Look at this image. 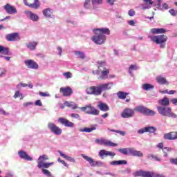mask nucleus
Wrapping results in <instances>:
<instances>
[{
	"label": "nucleus",
	"instance_id": "obj_1",
	"mask_svg": "<svg viewBox=\"0 0 177 177\" xmlns=\"http://www.w3.org/2000/svg\"><path fill=\"white\" fill-rule=\"evenodd\" d=\"M97 70L96 74L100 75L98 80H107L109 74H110V69L106 68V62L104 61H98Z\"/></svg>",
	"mask_w": 177,
	"mask_h": 177
},
{
	"label": "nucleus",
	"instance_id": "obj_2",
	"mask_svg": "<svg viewBox=\"0 0 177 177\" xmlns=\"http://www.w3.org/2000/svg\"><path fill=\"white\" fill-rule=\"evenodd\" d=\"M149 38L151 39V41L152 42H154V44H157V45H160V48H165V41L168 40V37L164 35H149L148 36Z\"/></svg>",
	"mask_w": 177,
	"mask_h": 177
},
{
	"label": "nucleus",
	"instance_id": "obj_3",
	"mask_svg": "<svg viewBox=\"0 0 177 177\" xmlns=\"http://www.w3.org/2000/svg\"><path fill=\"white\" fill-rule=\"evenodd\" d=\"M157 110L159 114L163 117H171V118H176V114L172 112L171 107L159 106L157 107Z\"/></svg>",
	"mask_w": 177,
	"mask_h": 177
},
{
	"label": "nucleus",
	"instance_id": "obj_4",
	"mask_svg": "<svg viewBox=\"0 0 177 177\" xmlns=\"http://www.w3.org/2000/svg\"><path fill=\"white\" fill-rule=\"evenodd\" d=\"M80 109L82 111H85L86 114H90L91 115H99V114H100V111L92 106L91 104L80 107Z\"/></svg>",
	"mask_w": 177,
	"mask_h": 177
},
{
	"label": "nucleus",
	"instance_id": "obj_5",
	"mask_svg": "<svg viewBox=\"0 0 177 177\" xmlns=\"http://www.w3.org/2000/svg\"><path fill=\"white\" fill-rule=\"evenodd\" d=\"M134 111L138 113H141L145 115H156V111L150 110L143 106H138L134 108Z\"/></svg>",
	"mask_w": 177,
	"mask_h": 177
},
{
	"label": "nucleus",
	"instance_id": "obj_6",
	"mask_svg": "<svg viewBox=\"0 0 177 177\" xmlns=\"http://www.w3.org/2000/svg\"><path fill=\"white\" fill-rule=\"evenodd\" d=\"M106 35H99L96 34V35H94L91 37V40L94 44H96V45H103L104 42H106Z\"/></svg>",
	"mask_w": 177,
	"mask_h": 177
},
{
	"label": "nucleus",
	"instance_id": "obj_7",
	"mask_svg": "<svg viewBox=\"0 0 177 177\" xmlns=\"http://www.w3.org/2000/svg\"><path fill=\"white\" fill-rule=\"evenodd\" d=\"M88 95H95V96H99L102 95V88L100 85L99 86H93L86 89Z\"/></svg>",
	"mask_w": 177,
	"mask_h": 177
},
{
	"label": "nucleus",
	"instance_id": "obj_8",
	"mask_svg": "<svg viewBox=\"0 0 177 177\" xmlns=\"http://www.w3.org/2000/svg\"><path fill=\"white\" fill-rule=\"evenodd\" d=\"M95 143H97V145H103L104 146H109L111 147H115L116 146H118V144H115L110 140H107L105 139H96L95 140Z\"/></svg>",
	"mask_w": 177,
	"mask_h": 177
},
{
	"label": "nucleus",
	"instance_id": "obj_9",
	"mask_svg": "<svg viewBox=\"0 0 177 177\" xmlns=\"http://www.w3.org/2000/svg\"><path fill=\"white\" fill-rule=\"evenodd\" d=\"M48 128L51 131V132H53V133H55V135H62V129L54 123L49 122L48 124Z\"/></svg>",
	"mask_w": 177,
	"mask_h": 177
},
{
	"label": "nucleus",
	"instance_id": "obj_10",
	"mask_svg": "<svg viewBox=\"0 0 177 177\" xmlns=\"http://www.w3.org/2000/svg\"><path fill=\"white\" fill-rule=\"evenodd\" d=\"M24 64L28 68H32V70H38L39 67L38 64L32 59L25 60Z\"/></svg>",
	"mask_w": 177,
	"mask_h": 177
},
{
	"label": "nucleus",
	"instance_id": "obj_11",
	"mask_svg": "<svg viewBox=\"0 0 177 177\" xmlns=\"http://www.w3.org/2000/svg\"><path fill=\"white\" fill-rule=\"evenodd\" d=\"M135 115V111L133 109L126 108L121 114L122 118H131Z\"/></svg>",
	"mask_w": 177,
	"mask_h": 177
},
{
	"label": "nucleus",
	"instance_id": "obj_12",
	"mask_svg": "<svg viewBox=\"0 0 177 177\" xmlns=\"http://www.w3.org/2000/svg\"><path fill=\"white\" fill-rule=\"evenodd\" d=\"M60 93H62L63 96L68 97L73 95V89L68 86L67 87H61L59 88Z\"/></svg>",
	"mask_w": 177,
	"mask_h": 177
},
{
	"label": "nucleus",
	"instance_id": "obj_13",
	"mask_svg": "<svg viewBox=\"0 0 177 177\" xmlns=\"http://www.w3.org/2000/svg\"><path fill=\"white\" fill-rule=\"evenodd\" d=\"M6 39L9 41H15L20 40V35H19V33L15 32V33H10L6 35Z\"/></svg>",
	"mask_w": 177,
	"mask_h": 177
},
{
	"label": "nucleus",
	"instance_id": "obj_14",
	"mask_svg": "<svg viewBox=\"0 0 177 177\" xmlns=\"http://www.w3.org/2000/svg\"><path fill=\"white\" fill-rule=\"evenodd\" d=\"M58 121L60 124L64 125V127H66L67 128H74V123L64 118H59Z\"/></svg>",
	"mask_w": 177,
	"mask_h": 177
},
{
	"label": "nucleus",
	"instance_id": "obj_15",
	"mask_svg": "<svg viewBox=\"0 0 177 177\" xmlns=\"http://www.w3.org/2000/svg\"><path fill=\"white\" fill-rule=\"evenodd\" d=\"M165 140H175L177 139V131H171L163 136Z\"/></svg>",
	"mask_w": 177,
	"mask_h": 177
},
{
	"label": "nucleus",
	"instance_id": "obj_16",
	"mask_svg": "<svg viewBox=\"0 0 177 177\" xmlns=\"http://www.w3.org/2000/svg\"><path fill=\"white\" fill-rule=\"evenodd\" d=\"M135 177H151V174H150V171H145L143 170H139L135 171L133 174Z\"/></svg>",
	"mask_w": 177,
	"mask_h": 177
},
{
	"label": "nucleus",
	"instance_id": "obj_17",
	"mask_svg": "<svg viewBox=\"0 0 177 177\" xmlns=\"http://www.w3.org/2000/svg\"><path fill=\"white\" fill-rule=\"evenodd\" d=\"M3 9L7 12L9 15H15V13H17V10L15 6L7 3L6 6H3Z\"/></svg>",
	"mask_w": 177,
	"mask_h": 177
},
{
	"label": "nucleus",
	"instance_id": "obj_18",
	"mask_svg": "<svg viewBox=\"0 0 177 177\" xmlns=\"http://www.w3.org/2000/svg\"><path fill=\"white\" fill-rule=\"evenodd\" d=\"M93 32L94 34H99L101 35H104V34L106 35H110V29L107 28H97L93 30Z\"/></svg>",
	"mask_w": 177,
	"mask_h": 177
},
{
	"label": "nucleus",
	"instance_id": "obj_19",
	"mask_svg": "<svg viewBox=\"0 0 177 177\" xmlns=\"http://www.w3.org/2000/svg\"><path fill=\"white\" fill-rule=\"evenodd\" d=\"M98 156L102 158H103L104 157H107V156H109V157H112V158H113V157L115 156V153L102 149L100 151Z\"/></svg>",
	"mask_w": 177,
	"mask_h": 177
},
{
	"label": "nucleus",
	"instance_id": "obj_20",
	"mask_svg": "<svg viewBox=\"0 0 177 177\" xmlns=\"http://www.w3.org/2000/svg\"><path fill=\"white\" fill-rule=\"evenodd\" d=\"M33 3H27V0H24V4L26 6H28V8H32V9H38L41 5L39 4V0H34Z\"/></svg>",
	"mask_w": 177,
	"mask_h": 177
},
{
	"label": "nucleus",
	"instance_id": "obj_21",
	"mask_svg": "<svg viewBox=\"0 0 177 177\" xmlns=\"http://www.w3.org/2000/svg\"><path fill=\"white\" fill-rule=\"evenodd\" d=\"M25 13L30 20L32 21H38L39 17H38V15L32 13V12L26 10L25 11Z\"/></svg>",
	"mask_w": 177,
	"mask_h": 177
},
{
	"label": "nucleus",
	"instance_id": "obj_22",
	"mask_svg": "<svg viewBox=\"0 0 177 177\" xmlns=\"http://www.w3.org/2000/svg\"><path fill=\"white\" fill-rule=\"evenodd\" d=\"M18 154L20 158H22V160H26V161H32V158H31V156H29L27 154V152L24 151H19L18 152Z\"/></svg>",
	"mask_w": 177,
	"mask_h": 177
},
{
	"label": "nucleus",
	"instance_id": "obj_23",
	"mask_svg": "<svg viewBox=\"0 0 177 177\" xmlns=\"http://www.w3.org/2000/svg\"><path fill=\"white\" fill-rule=\"evenodd\" d=\"M97 107L101 111H109L110 110V107L107 104L103 103L102 102H99V104L97 105Z\"/></svg>",
	"mask_w": 177,
	"mask_h": 177
},
{
	"label": "nucleus",
	"instance_id": "obj_24",
	"mask_svg": "<svg viewBox=\"0 0 177 177\" xmlns=\"http://www.w3.org/2000/svg\"><path fill=\"white\" fill-rule=\"evenodd\" d=\"M42 13L44 17L50 18L53 15V10L50 8H45L43 10Z\"/></svg>",
	"mask_w": 177,
	"mask_h": 177
},
{
	"label": "nucleus",
	"instance_id": "obj_25",
	"mask_svg": "<svg viewBox=\"0 0 177 177\" xmlns=\"http://www.w3.org/2000/svg\"><path fill=\"white\" fill-rule=\"evenodd\" d=\"M158 103L160 104V106H162V107H167V106H169V99L165 97L163 99L159 100Z\"/></svg>",
	"mask_w": 177,
	"mask_h": 177
},
{
	"label": "nucleus",
	"instance_id": "obj_26",
	"mask_svg": "<svg viewBox=\"0 0 177 177\" xmlns=\"http://www.w3.org/2000/svg\"><path fill=\"white\" fill-rule=\"evenodd\" d=\"M64 105L67 107H70L73 110H77V109H80L81 107H78V104L74 103V102H68L66 101L64 102Z\"/></svg>",
	"mask_w": 177,
	"mask_h": 177
},
{
	"label": "nucleus",
	"instance_id": "obj_27",
	"mask_svg": "<svg viewBox=\"0 0 177 177\" xmlns=\"http://www.w3.org/2000/svg\"><path fill=\"white\" fill-rule=\"evenodd\" d=\"M46 160H49V158L46 155L40 156L37 160V167L41 169V163L44 162V161H46Z\"/></svg>",
	"mask_w": 177,
	"mask_h": 177
},
{
	"label": "nucleus",
	"instance_id": "obj_28",
	"mask_svg": "<svg viewBox=\"0 0 177 177\" xmlns=\"http://www.w3.org/2000/svg\"><path fill=\"white\" fill-rule=\"evenodd\" d=\"M82 157L88 161V162L90 164V165H92V167H95V165H97V162H95L93 160V159L89 156H86L84 154H82Z\"/></svg>",
	"mask_w": 177,
	"mask_h": 177
},
{
	"label": "nucleus",
	"instance_id": "obj_29",
	"mask_svg": "<svg viewBox=\"0 0 177 177\" xmlns=\"http://www.w3.org/2000/svg\"><path fill=\"white\" fill-rule=\"evenodd\" d=\"M113 82L100 84V86L101 88V91L103 92V91H107L108 89H111V87L113 86Z\"/></svg>",
	"mask_w": 177,
	"mask_h": 177
},
{
	"label": "nucleus",
	"instance_id": "obj_30",
	"mask_svg": "<svg viewBox=\"0 0 177 177\" xmlns=\"http://www.w3.org/2000/svg\"><path fill=\"white\" fill-rule=\"evenodd\" d=\"M156 81L158 84H160V85H168V81H167V79L165 77L158 76L156 77Z\"/></svg>",
	"mask_w": 177,
	"mask_h": 177
},
{
	"label": "nucleus",
	"instance_id": "obj_31",
	"mask_svg": "<svg viewBox=\"0 0 177 177\" xmlns=\"http://www.w3.org/2000/svg\"><path fill=\"white\" fill-rule=\"evenodd\" d=\"M58 153H59L61 157H63L64 158H66L67 161H70V162H75V158L70 157L62 152L61 151H59Z\"/></svg>",
	"mask_w": 177,
	"mask_h": 177
},
{
	"label": "nucleus",
	"instance_id": "obj_32",
	"mask_svg": "<svg viewBox=\"0 0 177 177\" xmlns=\"http://www.w3.org/2000/svg\"><path fill=\"white\" fill-rule=\"evenodd\" d=\"M38 43L37 41H32L26 44V46L30 50H35Z\"/></svg>",
	"mask_w": 177,
	"mask_h": 177
},
{
	"label": "nucleus",
	"instance_id": "obj_33",
	"mask_svg": "<svg viewBox=\"0 0 177 177\" xmlns=\"http://www.w3.org/2000/svg\"><path fill=\"white\" fill-rule=\"evenodd\" d=\"M128 95H129V93H125L124 91H119L117 93V96H118V99H122V100L126 99L127 96H128Z\"/></svg>",
	"mask_w": 177,
	"mask_h": 177
},
{
	"label": "nucleus",
	"instance_id": "obj_34",
	"mask_svg": "<svg viewBox=\"0 0 177 177\" xmlns=\"http://www.w3.org/2000/svg\"><path fill=\"white\" fill-rule=\"evenodd\" d=\"M142 88L144 91H151L154 89V86L150 84H144L142 85Z\"/></svg>",
	"mask_w": 177,
	"mask_h": 177
},
{
	"label": "nucleus",
	"instance_id": "obj_35",
	"mask_svg": "<svg viewBox=\"0 0 177 177\" xmlns=\"http://www.w3.org/2000/svg\"><path fill=\"white\" fill-rule=\"evenodd\" d=\"M93 131H96V127H91V128L85 127L80 130V132H86L87 133L93 132Z\"/></svg>",
	"mask_w": 177,
	"mask_h": 177
},
{
	"label": "nucleus",
	"instance_id": "obj_36",
	"mask_svg": "<svg viewBox=\"0 0 177 177\" xmlns=\"http://www.w3.org/2000/svg\"><path fill=\"white\" fill-rule=\"evenodd\" d=\"M75 55L78 57L79 59H82V60L85 59V53L82 51H75Z\"/></svg>",
	"mask_w": 177,
	"mask_h": 177
},
{
	"label": "nucleus",
	"instance_id": "obj_37",
	"mask_svg": "<svg viewBox=\"0 0 177 177\" xmlns=\"http://www.w3.org/2000/svg\"><path fill=\"white\" fill-rule=\"evenodd\" d=\"M172 151V148L166 147L162 149V152L164 153V157H168V153Z\"/></svg>",
	"mask_w": 177,
	"mask_h": 177
},
{
	"label": "nucleus",
	"instance_id": "obj_38",
	"mask_svg": "<svg viewBox=\"0 0 177 177\" xmlns=\"http://www.w3.org/2000/svg\"><path fill=\"white\" fill-rule=\"evenodd\" d=\"M0 53H3L4 55H9V49L8 48L0 46Z\"/></svg>",
	"mask_w": 177,
	"mask_h": 177
},
{
	"label": "nucleus",
	"instance_id": "obj_39",
	"mask_svg": "<svg viewBox=\"0 0 177 177\" xmlns=\"http://www.w3.org/2000/svg\"><path fill=\"white\" fill-rule=\"evenodd\" d=\"M156 131H157V129L156 127H146V131L149 132V133H154Z\"/></svg>",
	"mask_w": 177,
	"mask_h": 177
},
{
	"label": "nucleus",
	"instance_id": "obj_40",
	"mask_svg": "<svg viewBox=\"0 0 177 177\" xmlns=\"http://www.w3.org/2000/svg\"><path fill=\"white\" fill-rule=\"evenodd\" d=\"M50 165H53V162H41V168H49V167H50Z\"/></svg>",
	"mask_w": 177,
	"mask_h": 177
},
{
	"label": "nucleus",
	"instance_id": "obj_41",
	"mask_svg": "<svg viewBox=\"0 0 177 177\" xmlns=\"http://www.w3.org/2000/svg\"><path fill=\"white\" fill-rule=\"evenodd\" d=\"M133 157H143V153L140 151L135 150Z\"/></svg>",
	"mask_w": 177,
	"mask_h": 177
},
{
	"label": "nucleus",
	"instance_id": "obj_42",
	"mask_svg": "<svg viewBox=\"0 0 177 177\" xmlns=\"http://www.w3.org/2000/svg\"><path fill=\"white\" fill-rule=\"evenodd\" d=\"M151 177H165V176L153 171H150Z\"/></svg>",
	"mask_w": 177,
	"mask_h": 177
},
{
	"label": "nucleus",
	"instance_id": "obj_43",
	"mask_svg": "<svg viewBox=\"0 0 177 177\" xmlns=\"http://www.w3.org/2000/svg\"><path fill=\"white\" fill-rule=\"evenodd\" d=\"M41 171H42L43 174L44 175H46V176H48V177L52 176V174H50V171H49V170L46 169H42Z\"/></svg>",
	"mask_w": 177,
	"mask_h": 177
},
{
	"label": "nucleus",
	"instance_id": "obj_44",
	"mask_svg": "<svg viewBox=\"0 0 177 177\" xmlns=\"http://www.w3.org/2000/svg\"><path fill=\"white\" fill-rule=\"evenodd\" d=\"M111 132H115L116 133H120L122 136H125V132L120 130H109Z\"/></svg>",
	"mask_w": 177,
	"mask_h": 177
},
{
	"label": "nucleus",
	"instance_id": "obj_45",
	"mask_svg": "<svg viewBox=\"0 0 177 177\" xmlns=\"http://www.w3.org/2000/svg\"><path fill=\"white\" fill-rule=\"evenodd\" d=\"M63 75L64 77H66V78L67 80H68L69 78H72L73 77V73H71V72H66V73H63Z\"/></svg>",
	"mask_w": 177,
	"mask_h": 177
},
{
	"label": "nucleus",
	"instance_id": "obj_46",
	"mask_svg": "<svg viewBox=\"0 0 177 177\" xmlns=\"http://www.w3.org/2000/svg\"><path fill=\"white\" fill-rule=\"evenodd\" d=\"M15 99H17V97H21V99H23V94H20L19 91H16L14 95Z\"/></svg>",
	"mask_w": 177,
	"mask_h": 177
},
{
	"label": "nucleus",
	"instance_id": "obj_47",
	"mask_svg": "<svg viewBox=\"0 0 177 177\" xmlns=\"http://www.w3.org/2000/svg\"><path fill=\"white\" fill-rule=\"evenodd\" d=\"M118 151H120V153H122V154H128V148H123V149H119Z\"/></svg>",
	"mask_w": 177,
	"mask_h": 177
},
{
	"label": "nucleus",
	"instance_id": "obj_48",
	"mask_svg": "<svg viewBox=\"0 0 177 177\" xmlns=\"http://www.w3.org/2000/svg\"><path fill=\"white\" fill-rule=\"evenodd\" d=\"M162 93H167L168 95H174V93H176V91L175 90H171L168 91V90H165L162 92Z\"/></svg>",
	"mask_w": 177,
	"mask_h": 177
},
{
	"label": "nucleus",
	"instance_id": "obj_49",
	"mask_svg": "<svg viewBox=\"0 0 177 177\" xmlns=\"http://www.w3.org/2000/svg\"><path fill=\"white\" fill-rule=\"evenodd\" d=\"M92 3L93 5H100L103 3V0H92Z\"/></svg>",
	"mask_w": 177,
	"mask_h": 177
},
{
	"label": "nucleus",
	"instance_id": "obj_50",
	"mask_svg": "<svg viewBox=\"0 0 177 177\" xmlns=\"http://www.w3.org/2000/svg\"><path fill=\"white\" fill-rule=\"evenodd\" d=\"M71 117L72 118H76L77 120H81V116H80V114L78 113H72Z\"/></svg>",
	"mask_w": 177,
	"mask_h": 177
},
{
	"label": "nucleus",
	"instance_id": "obj_51",
	"mask_svg": "<svg viewBox=\"0 0 177 177\" xmlns=\"http://www.w3.org/2000/svg\"><path fill=\"white\" fill-rule=\"evenodd\" d=\"M132 70H138V67L136 65H131L129 68V72L132 73Z\"/></svg>",
	"mask_w": 177,
	"mask_h": 177
},
{
	"label": "nucleus",
	"instance_id": "obj_52",
	"mask_svg": "<svg viewBox=\"0 0 177 177\" xmlns=\"http://www.w3.org/2000/svg\"><path fill=\"white\" fill-rule=\"evenodd\" d=\"M128 15H129V16H130L131 17H133V16H135L136 12L134 11L133 9H131V10H129Z\"/></svg>",
	"mask_w": 177,
	"mask_h": 177
},
{
	"label": "nucleus",
	"instance_id": "obj_53",
	"mask_svg": "<svg viewBox=\"0 0 177 177\" xmlns=\"http://www.w3.org/2000/svg\"><path fill=\"white\" fill-rule=\"evenodd\" d=\"M58 161L59 162H61V164L64 165V167H66V168H68V164H67L64 160H62V159H60V158H58Z\"/></svg>",
	"mask_w": 177,
	"mask_h": 177
},
{
	"label": "nucleus",
	"instance_id": "obj_54",
	"mask_svg": "<svg viewBox=\"0 0 177 177\" xmlns=\"http://www.w3.org/2000/svg\"><path fill=\"white\" fill-rule=\"evenodd\" d=\"M169 12L170 13V15H171V16H176L177 15V10H175L174 9L169 10Z\"/></svg>",
	"mask_w": 177,
	"mask_h": 177
},
{
	"label": "nucleus",
	"instance_id": "obj_55",
	"mask_svg": "<svg viewBox=\"0 0 177 177\" xmlns=\"http://www.w3.org/2000/svg\"><path fill=\"white\" fill-rule=\"evenodd\" d=\"M145 132H147L146 131V127H144L142 129H140L138 131V133H139L140 135H142V133H145Z\"/></svg>",
	"mask_w": 177,
	"mask_h": 177
},
{
	"label": "nucleus",
	"instance_id": "obj_56",
	"mask_svg": "<svg viewBox=\"0 0 177 177\" xmlns=\"http://www.w3.org/2000/svg\"><path fill=\"white\" fill-rule=\"evenodd\" d=\"M167 30L164 28H158V34H165Z\"/></svg>",
	"mask_w": 177,
	"mask_h": 177
},
{
	"label": "nucleus",
	"instance_id": "obj_57",
	"mask_svg": "<svg viewBox=\"0 0 177 177\" xmlns=\"http://www.w3.org/2000/svg\"><path fill=\"white\" fill-rule=\"evenodd\" d=\"M128 153H129V154H131V156H134L135 149H133V148H128Z\"/></svg>",
	"mask_w": 177,
	"mask_h": 177
},
{
	"label": "nucleus",
	"instance_id": "obj_58",
	"mask_svg": "<svg viewBox=\"0 0 177 177\" xmlns=\"http://www.w3.org/2000/svg\"><path fill=\"white\" fill-rule=\"evenodd\" d=\"M0 113L3 115H9L8 112H6V111L3 110V109L0 108Z\"/></svg>",
	"mask_w": 177,
	"mask_h": 177
},
{
	"label": "nucleus",
	"instance_id": "obj_59",
	"mask_svg": "<svg viewBox=\"0 0 177 177\" xmlns=\"http://www.w3.org/2000/svg\"><path fill=\"white\" fill-rule=\"evenodd\" d=\"M171 164H174V165H177V158H171L170 159Z\"/></svg>",
	"mask_w": 177,
	"mask_h": 177
},
{
	"label": "nucleus",
	"instance_id": "obj_60",
	"mask_svg": "<svg viewBox=\"0 0 177 177\" xmlns=\"http://www.w3.org/2000/svg\"><path fill=\"white\" fill-rule=\"evenodd\" d=\"M90 2H91V0H86L84 3V8H85L86 9H88V6L89 5Z\"/></svg>",
	"mask_w": 177,
	"mask_h": 177
},
{
	"label": "nucleus",
	"instance_id": "obj_61",
	"mask_svg": "<svg viewBox=\"0 0 177 177\" xmlns=\"http://www.w3.org/2000/svg\"><path fill=\"white\" fill-rule=\"evenodd\" d=\"M151 158H153V160H156V161H161V158H160L158 156H154L153 154L151 155Z\"/></svg>",
	"mask_w": 177,
	"mask_h": 177
},
{
	"label": "nucleus",
	"instance_id": "obj_62",
	"mask_svg": "<svg viewBox=\"0 0 177 177\" xmlns=\"http://www.w3.org/2000/svg\"><path fill=\"white\" fill-rule=\"evenodd\" d=\"M35 104L36 106H39V107H42V102H41V100H37L35 102Z\"/></svg>",
	"mask_w": 177,
	"mask_h": 177
},
{
	"label": "nucleus",
	"instance_id": "obj_63",
	"mask_svg": "<svg viewBox=\"0 0 177 177\" xmlns=\"http://www.w3.org/2000/svg\"><path fill=\"white\" fill-rule=\"evenodd\" d=\"M156 147H158V149H160V150H162V149H164V144L162 142L158 143L156 145Z\"/></svg>",
	"mask_w": 177,
	"mask_h": 177
},
{
	"label": "nucleus",
	"instance_id": "obj_64",
	"mask_svg": "<svg viewBox=\"0 0 177 177\" xmlns=\"http://www.w3.org/2000/svg\"><path fill=\"white\" fill-rule=\"evenodd\" d=\"M158 28H151V34L156 35L158 34Z\"/></svg>",
	"mask_w": 177,
	"mask_h": 177
}]
</instances>
